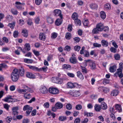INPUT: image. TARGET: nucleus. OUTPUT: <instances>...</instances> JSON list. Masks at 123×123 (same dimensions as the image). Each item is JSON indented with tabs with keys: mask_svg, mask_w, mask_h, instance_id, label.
Listing matches in <instances>:
<instances>
[{
	"mask_svg": "<svg viewBox=\"0 0 123 123\" xmlns=\"http://www.w3.org/2000/svg\"><path fill=\"white\" fill-rule=\"evenodd\" d=\"M104 25L101 23L97 24L96 25V27L93 29L92 32L94 34L99 33V31H102L103 30Z\"/></svg>",
	"mask_w": 123,
	"mask_h": 123,
	"instance_id": "f257e3e1",
	"label": "nucleus"
},
{
	"mask_svg": "<svg viewBox=\"0 0 123 123\" xmlns=\"http://www.w3.org/2000/svg\"><path fill=\"white\" fill-rule=\"evenodd\" d=\"M11 78L13 81H16L18 80L19 75L18 70L17 69H14L11 75Z\"/></svg>",
	"mask_w": 123,
	"mask_h": 123,
	"instance_id": "f03ea898",
	"label": "nucleus"
},
{
	"mask_svg": "<svg viewBox=\"0 0 123 123\" xmlns=\"http://www.w3.org/2000/svg\"><path fill=\"white\" fill-rule=\"evenodd\" d=\"M3 100L5 102L8 103H12L15 101V99L13 98L12 96L10 95L8 96Z\"/></svg>",
	"mask_w": 123,
	"mask_h": 123,
	"instance_id": "7ed1b4c3",
	"label": "nucleus"
},
{
	"mask_svg": "<svg viewBox=\"0 0 123 123\" xmlns=\"http://www.w3.org/2000/svg\"><path fill=\"white\" fill-rule=\"evenodd\" d=\"M49 91L50 93L53 94H56L58 93L59 90L56 88H49Z\"/></svg>",
	"mask_w": 123,
	"mask_h": 123,
	"instance_id": "20e7f679",
	"label": "nucleus"
},
{
	"mask_svg": "<svg viewBox=\"0 0 123 123\" xmlns=\"http://www.w3.org/2000/svg\"><path fill=\"white\" fill-rule=\"evenodd\" d=\"M32 109V108L31 107H30L28 105L25 106L23 108V110L24 111L27 110L26 113L29 114L31 112Z\"/></svg>",
	"mask_w": 123,
	"mask_h": 123,
	"instance_id": "39448f33",
	"label": "nucleus"
},
{
	"mask_svg": "<svg viewBox=\"0 0 123 123\" xmlns=\"http://www.w3.org/2000/svg\"><path fill=\"white\" fill-rule=\"evenodd\" d=\"M85 49V47L84 46L82 47L81 49L80 50V54L81 55L83 54L84 57H88L89 55V53L86 50L84 52Z\"/></svg>",
	"mask_w": 123,
	"mask_h": 123,
	"instance_id": "423d86ee",
	"label": "nucleus"
},
{
	"mask_svg": "<svg viewBox=\"0 0 123 123\" xmlns=\"http://www.w3.org/2000/svg\"><path fill=\"white\" fill-rule=\"evenodd\" d=\"M54 13V15L55 16H59L61 19L62 18V15L61 14V10L59 9H56L53 11Z\"/></svg>",
	"mask_w": 123,
	"mask_h": 123,
	"instance_id": "0eeeda50",
	"label": "nucleus"
},
{
	"mask_svg": "<svg viewBox=\"0 0 123 123\" xmlns=\"http://www.w3.org/2000/svg\"><path fill=\"white\" fill-rule=\"evenodd\" d=\"M70 95L74 97H77L80 95V93L79 91L73 90L70 92Z\"/></svg>",
	"mask_w": 123,
	"mask_h": 123,
	"instance_id": "6e6552de",
	"label": "nucleus"
},
{
	"mask_svg": "<svg viewBox=\"0 0 123 123\" xmlns=\"http://www.w3.org/2000/svg\"><path fill=\"white\" fill-rule=\"evenodd\" d=\"M15 6L16 8L19 9H21L22 8V6L25 5V3H22L18 2H16L15 3Z\"/></svg>",
	"mask_w": 123,
	"mask_h": 123,
	"instance_id": "1a4fd4ad",
	"label": "nucleus"
},
{
	"mask_svg": "<svg viewBox=\"0 0 123 123\" xmlns=\"http://www.w3.org/2000/svg\"><path fill=\"white\" fill-rule=\"evenodd\" d=\"M27 77L31 79H35V75L32 73L29 72H27L26 73Z\"/></svg>",
	"mask_w": 123,
	"mask_h": 123,
	"instance_id": "9d476101",
	"label": "nucleus"
},
{
	"mask_svg": "<svg viewBox=\"0 0 123 123\" xmlns=\"http://www.w3.org/2000/svg\"><path fill=\"white\" fill-rule=\"evenodd\" d=\"M40 92L43 94L46 93L48 92V90L45 86H42L40 89Z\"/></svg>",
	"mask_w": 123,
	"mask_h": 123,
	"instance_id": "9b49d317",
	"label": "nucleus"
},
{
	"mask_svg": "<svg viewBox=\"0 0 123 123\" xmlns=\"http://www.w3.org/2000/svg\"><path fill=\"white\" fill-rule=\"evenodd\" d=\"M89 63V65L91 69L93 70L95 69L96 65L93 61L91 60Z\"/></svg>",
	"mask_w": 123,
	"mask_h": 123,
	"instance_id": "f8f14e48",
	"label": "nucleus"
},
{
	"mask_svg": "<svg viewBox=\"0 0 123 123\" xmlns=\"http://www.w3.org/2000/svg\"><path fill=\"white\" fill-rule=\"evenodd\" d=\"M31 49L30 45L29 43H26L24 45V51H28Z\"/></svg>",
	"mask_w": 123,
	"mask_h": 123,
	"instance_id": "ddd939ff",
	"label": "nucleus"
},
{
	"mask_svg": "<svg viewBox=\"0 0 123 123\" xmlns=\"http://www.w3.org/2000/svg\"><path fill=\"white\" fill-rule=\"evenodd\" d=\"M27 66L30 69H32L33 70L38 71H40V70H41V69H39L38 67H36L35 66H30V65H28Z\"/></svg>",
	"mask_w": 123,
	"mask_h": 123,
	"instance_id": "4468645a",
	"label": "nucleus"
},
{
	"mask_svg": "<svg viewBox=\"0 0 123 123\" xmlns=\"http://www.w3.org/2000/svg\"><path fill=\"white\" fill-rule=\"evenodd\" d=\"M117 71L116 73L117 74L119 78H121L123 77V74H122V69L119 68L117 69Z\"/></svg>",
	"mask_w": 123,
	"mask_h": 123,
	"instance_id": "2eb2a0df",
	"label": "nucleus"
},
{
	"mask_svg": "<svg viewBox=\"0 0 123 123\" xmlns=\"http://www.w3.org/2000/svg\"><path fill=\"white\" fill-rule=\"evenodd\" d=\"M18 74H19L21 76H22L24 75V71L23 68L22 67H21L18 70Z\"/></svg>",
	"mask_w": 123,
	"mask_h": 123,
	"instance_id": "dca6fc26",
	"label": "nucleus"
},
{
	"mask_svg": "<svg viewBox=\"0 0 123 123\" xmlns=\"http://www.w3.org/2000/svg\"><path fill=\"white\" fill-rule=\"evenodd\" d=\"M39 38L40 40L44 41L46 37L44 34L43 33H40L39 35Z\"/></svg>",
	"mask_w": 123,
	"mask_h": 123,
	"instance_id": "f3484780",
	"label": "nucleus"
},
{
	"mask_svg": "<svg viewBox=\"0 0 123 123\" xmlns=\"http://www.w3.org/2000/svg\"><path fill=\"white\" fill-rule=\"evenodd\" d=\"M116 66L115 65L110 67L109 68L110 72L111 73L114 72L116 71Z\"/></svg>",
	"mask_w": 123,
	"mask_h": 123,
	"instance_id": "a211bd4d",
	"label": "nucleus"
},
{
	"mask_svg": "<svg viewBox=\"0 0 123 123\" xmlns=\"http://www.w3.org/2000/svg\"><path fill=\"white\" fill-rule=\"evenodd\" d=\"M94 110L96 111H100L101 107L100 105L98 104H95L94 105Z\"/></svg>",
	"mask_w": 123,
	"mask_h": 123,
	"instance_id": "6ab92c4d",
	"label": "nucleus"
},
{
	"mask_svg": "<svg viewBox=\"0 0 123 123\" xmlns=\"http://www.w3.org/2000/svg\"><path fill=\"white\" fill-rule=\"evenodd\" d=\"M118 91L116 90H113L111 92V95L112 96H116L118 93Z\"/></svg>",
	"mask_w": 123,
	"mask_h": 123,
	"instance_id": "aec40b11",
	"label": "nucleus"
},
{
	"mask_svg": "<svg viewBox=\"0 0 123 123\" xmlns=\"http://www.w3.org/2000/svg\"><path fill=\"white\" fill-rule=\"evenodd\" d=\"M21 33L23 36L26 37L28 35V33L26 29H23L22 30Z\"/></svg>",
	"mask_w": 123,
	"mask_h": 123,
	"instance_id": "412c9836",
	"label": "nucleus"
},
{
	"mask_svg": "<svg viewBox=\"0 0 123 123\" xmlns=\"http://www.w3.org/2000/svg\"><path fill=\"white\" fill-rule=\"evenodd\" d=\"M58 78H53L52 80V82L54 83H58L59 84H60L62 82V81H60L58 80L57 79Z\"/></svg>",
	"mask_w": 123,
	"mask_h": 123,
	"instance_id": "4be33fe9",
	"label": "nucleus"
},
{
	"mask_svg": "<svg viewBox=\"0 0 123 123\" xmlns=\"http://www.w3.org/2000/svg\"><path fill=\"white\" fill-rule=\"evenodd\" d=\"M102 45L104 47H107L108 45V43L105 40H102L101 41Z\"/></svg>",
	"mask_w": 123,
	"mask_h": 123,
	"instance_id": "5701e85b",
	"label": "nucleus"
},
{
	"mask_svg": "<svg viewBox=\"0 0 123 123\" xmlns=\"http://www.w3.org/2000/svg\"><path fill=\"white\" fill-rule=\"evenodd\" d=\"M69 61L70 62L73 64H75L77 62L76 59L75 57H71Z\"/></svg>",
	"mask_w": 123,
	"mask_h": 123,
	"instance_id": "b1692460",
	"label": "nucleus"
},
{
	"mask_svg": "<svg viewBox=\"0 0 123 123\" xmlns=\"http://www.w3.org/2000/svg\"><path fill=\"white\" fill-rule=\"evenodd\" d=\"M78 15L76 12L74 13L72 15V19L74 20L78 18Z\"/></svg>",
	"mask_w": 123,
	"mask_h": 123,
	"instance_id": "393cba45",
	"label": "nucleus"
},
{
	"mask_svg": "<svg viewBox=\"0 0 123 123\" xmlns=\"http://www.w3.org/2000/svg\"><path fill=\"white\" fill-rule=\"evenodd\" d=\"M55 105L57 109H60L62 108L63 106V104L62 103L60 102L56 103Z\"/></svg>",
	"mask_w": 123,
	"mask_h": 123,
	"instance_id": "a878e982",
	"label": "nucleus"
},
{
	"mask_svg": "<svg viewBox=\"0 0 123 123\" xmlns=\"http://www.w3.org/2000/svg\"><path fill=\"white\" fill-rule=\"evenodd\" d=\"M101 107L102 108L103 110H106L107 107V105L104 102H102L101 103Z\"/></svg>",
	"mask_w": 123,
	"mask_h": 123,
	"instance_id": "bb28decb",
	"label": "nucleus"
},
{
	"mask_svg": "<svg viewBox=\"0 0 123 123\" xmlns=\"http://www.w3.org/2000/svg\"><path fill=\"white\" fill-rule=\"evenodd\" d=\"M90 7L92 9H95L98 7V6L97 4L94 3H92L90 5Z\"/></svg>",
	"mask_w": 123,
	"mask_h": 123,
	"instance_id": "cd10ccee",
	"label": "nucleus"
},
{
	"mask_svg": "<svg viewBox=\"0 0 123 123\" xmlns=\"http://www.w3.org/2000/svg\"><path fill=\"white\" fill-rule=\"evenodd\" d=\"M100 16L101 18L103 19H104L106 17V14L104 11H101L100 12Z\"/></svg>",
	"mask_w": 123,
	"mask_h": 123,
	"instance_id": "c85d7f7f",
	"label": "nucleus"
},
{
	"mask_svg": "<svg viewBox=\"0 0 123 123\" xmlns=\"http://www.w3.org/2000/svg\"><path fill=\"white\" fill-rule=\"evenodd\" d=\"M62 23V21L61 19H58L55 21V25L57 26L60 25Z\"/></svg>",
	"mask_w": 123,
	"mask_h": 123,
	"instance_id": "c756f323",
	"label": "nucleus"
},
{
	"mask_svg": "<svg viewBox=\"0 0 123 123\" xmlns=\"http://www.w3.org/2000/svg\"><path fill=\"white\" fill-rule=\"evenodd\" d=\"M84 116H86L87 117H91L93 116V115L92 113H88L87 112H85L84 113Z\"/></svg>",
	"mask_w": 123,
	"mask_h": 123,
	"instance_id": "7c9ffc66",
	"label": "nucleus"
},
{
	"mask_svg": "<svg viewBox=\"0 0 123 123\" xmlns=\"http://www.w3.org/2000/svg\"><path fill=\"white\" fill-rule=\"evenodd\" d=\"M77 75L78 77L80 79L83 80L84 79V77L80 72L78 71L77 72Z\"/></svg>",
	"mask_w": 123,
	"mask_h": 123,
	"instance_id": "2f4dec72",
	"label": "nucleus"
},
{
	"mask_svg": "<svg viewBox=\"0 0 123 123\" xmlns=\"http://www.w3.org/2000/svg\"><path fill=\"white\" fill-rule=\"evenodd\" d=\"M11 12L12 14L14 15H17L18 13V12L16 10L13 8L11 9Z\"/></svg>",
	"mask_w": 123,
	"mask_h": 123,
	"instance_id": "473e14b6",
	"label": "nucleus"
},
{
	"mask_svg": "<svg viewBox=\"0 0 123 123\" xmlns=\"http://www.w3.org/2000/svg\"><path fill=\"white\" fill-rule=\"evenodd\" d=\"M74 23L76 25L80 26L81 24V21L78 18L74 20Z\"/></svg>",
	"mask_w": 123,
	"mask_h": 123,
	"instance_id": "72a5a7b5",
	"label": "nucleus"
},
{
	"mask_svg": "<svg viewBox=\"0 0 123 123\" xmlns=\"http://www.w3.org/2000/svg\"><path fill=\"white\" fill-rule=\"evenodd\" d=\"M24 94V97L25 99H29L31 98V95L30 94H27L26 93H25Z\"/></svg>",
	"mask_w": 123,
	"mask_h": 123,
	"instance_id": "f704fd0d",
	"label": "nucleus"
},
{
	"mask_svg": "<svg viewBox=\"0 0 123 123\" xmlns=\"http://www.w3.org/2000/svg\"><path fill=\"white\" fill-rule=\"evenodd\" d=\"M82 23L84 26H87L89 25V23L88 19H84L82 21Z\"/></svg>",
	"mask_w": 123,
	"mask_h": 123,
	"instance_id": "c9c22d12",
	"label": "nucleus"
},
{
	"mask_svg": "<svg viewBox=\"0 0 123 123\" xmlns=\"http://www.w3.org/2000/svg\"><path fill=\"white\" fill-rule=\"evenodd\" d=\"M71 37V35L70 33H67L65 35L66 38L67 40L70 39Z\"/></svg>",
	"mask_w": 123,
	"mask_h": 123,
	"instance_id": "e433bc0d",
	"label": "nucleus"
},
{
	"mask_svg": "<svg viewBox=\"0 0 123 123\" xmlns=\"http://www.w3.org/2000/svg\"><path fill=\"white\" fill-rule=\"evenodd\" d=\"M116 109L118 110L119 112H121L122 111V109L121 106L118 104L116 105Z\"/></svg>",
	"mask_w": 123,
	"mask_h": 123,
	"instance_id": "4c0bfd02",
	"label": "nucleus"
},
{
	"mask_svg": "<svg viewBox=\"0 0 123 123\" xmlns=\"http://www.w3.org/2000/svg\"><path fill=\"white\" fill-rule=\"evenodd\" d=\"M24 61L25 62L28 63H32L33 62V60L31 59L26 58L24 59Z\"/></svg>",
	"mask_w": 123,
	"mask_h": 123,
	"instance_id": "58836bf2",
	"label": "nucleus"
},
{
	"mask_svg": "<svg viewBox=\"0 0 123 123\" xmlns=\"http://www.w3.org/2000/svg\"><path fill=\"white\" fill-rule=\"evenodd\" d=\"M15 22H13L12 23H9L8 25V26L11 29H13L14 28V26H15Z\"/></svg>",
	"mask_w": 123,
	"mask_h": 123,
	"instance_id": "ea45409f",
	"label": "nucleus"
},
{
	"mask_svg": "<svg viewBox=\"0 0 123 123\" xmlns=\"http://www.w3.org/2000/svg\"><path fill=\"white\" fill-rule=\"evenodd\" d=\"M47 21L49 24H51L54 21L51 18L49 17L47 18Z\"/></svg>",
	"mask_w": 123,
	"mask_h": 123,
	"instance_id": "a19ab883",
	"label": "nucleus"
},
{
	"mask_svg": "<svg viewBox=\"0 0 123 123\" xmlns=\"http://www.w3.org/2000/svg\"><path fill=\"white\" fill-rule=\"evenodd\" d=\"M6 19L10 21H12L13 19V17L12 15H7L6 17Z\"/></svg>",
	"mask_w": 123,
	"mask_h": 123,
	"instance_id": "79ce46f5",
	"label": "nucleus"
},
{
	"mask_svg": "<svg viewBox=\"0 0 123 123\" xmlns=\"http://www.w3.org/2000/svg\"><path fill=\"white\" fill-rule=\"evenodd\" d=\"M67 117L66 116H60L59 118V119L60 121H63L66 120Z\"/></svg>",
	"mask_w": 123,
	"mask_h": 123,
	"instance_id": "37998d69",
	"label": "nucleus"
},
{
	"mask_svg": "<svg viewBox=\"0 0 123 123\" xmlns=\"http://www.w3.org/2000/svg\"><path fill=\"white\" fill-rule=\"evenodd\" d=\"M67 85L68 88H74L73 83L69 82L67 84Z\"/></svg>",
	"mask_w": 123,
	"mask_h": 123,
	"instance_id": "c03bdc74",
	"label": "nucleus"
},
{
	"mask_svg": "<svg viewBox=\"0 0 123 123\" xmlns=\"http://www.w3.org/2000/svg\"><path fill=\"white\" fill-rule=\"evenodd\" d=\"M105 8L107 10L111 9V7L110 4L107 3L105 5Z\"/></svg>",
	"mask_w": 123,
	"mask_h": 123,
	"instance_id": "a18cd8bd",
	"label": "nucleus"
},
{
	"mask_svg": "<svg viewBox=\"0 0 123 123\" xmlns=\"http://www.w3.org/2000/svg\"><path fill=\"white\" fill-rule=\"evenodd\" d=\"M71 66L68 64H64L62 66L63 69H68V68H71Z\"/></svg>",
	"mask_w": 123,
	"mask_h": 123,
	"instance_id": "49530a36",
	"label": "nucleus"
},
{
	"mask_svg": "<svg viewBox=\"0 0 123 123\" xmlns=\"http://www.w3.org/2000/svg\"><path fill=\"white\" fill-rule=\"evenodd\" d=\"M114 58L116 60H119L120 58V56L118 54H116L114 55Z\"/></svg>",
	"mask_w": 123,
	"mask_h": 123,
	"instance_id": "de8ad7c7",
	"label": "nucleus"
},
{
	"mask_svg": "<svg viewBox=\"0 0 123 123\" xmlns=\"http://www.w3.org/2000/svg\"><path fill=\"white\" fill-rule=\"evenodd\" d=\"M66 108L68 110H70L71 109L72 106L70 104H68L66 106Z\"/></svg>",
	"mask_w": 123,
	"mask_h": 123,
	"instance_id": "09e8293b",
	"label": "nucleus"
},
{
	"mask_svg": "<svg viewBox=\"0 0 123 123\" xmlns=\"http://www.w3.org/2000/svg\"><path fill=\"white\" fill-rule=\"evenodd\" d=\"M17 92L19 93H22V92H25L26 91L25 89H18L17 90Z\"/></svg>",
	"mask_w": 123,
	"mask_h": 123,
	"instance_id": "8fccbe9b",
	"label": "nucleus"
},
{
	"mask_svg": "<svg viewBox=\"0 0 123 123\" xmlns=\"http://www.w3.org/2000/svg\"><path fill=\"white\" fill-rule=\"evenodd\" d=\"M57 34L56 33L54 32L51 34V37L52 38L54 39L55 38L57 37Z\"/></svg>",
	"mask_w": 123,
	"mask_h": 123,
	"instance_id": "3c124183",
	"label": "nucleus"
},
{
	"mask_svg": "<svg viewBox=\"0 0 123 123\" xmlns=\"http://www.w3.org/2000/svg\"><path fill=\"white\" fill-rule=\"evenodd\" d=\"M93 46L94 47H100L101 46V45L97 43H93Z\"/></svg>",
	"mask_w": 123,
	"mask_h": 123,
	"instance_id": "603ef678",
	"label": "nucleus"
},
{
	"mask_svg": "<svg viewBox=\"0 0 123 123\" xmlns=\"http://www.w3.org/2000/svg\"><path fill=\"white\" fill-rule=\"evenodd\" d=\"M76 109L78 110H79L82 108V106L81 105H77L75 107Z\"/></svg>",
	"mask_w": 123,
	"mask_h": 123,
	"instance_id": "864d4df0",
	"label": "nucleus"
},
{
	"mask_svg": "<svg viewBox=\"0 0 123 123\" xmlns=\"http://www.w3.org/2000/svg\"><path fill=\"white\" fill-rule=\"evenodd\" d=\"M18 32L17 31H14L13 33V35L15 38H16L17 37L18 35Z\"/></svg>",
	"mask_w": 123,
	"mask_h": 123,
	"instance_id": "5fc2aeb1",
	"label": "nucleus"
},
{
	"mask_svg": "<svg viewBox=\"0 0 123 123\" xmlns=\"http://www.w3.org/2000/svg\"><path fill=\"white\" fill-rule=\"evenodd\" d=\"M71 49V47L70 46L67 45L66 46L64 49V50L69 51Z\"/></svg>",
	"mask_w": 123,
	"mask_h": 123,
	"instance_id": "6e6d98bb",
	"label": "nucleus"
},
{
	"mask_svg": "<svg viewBox=\"0 0 123 123\" xmlns=\"http://www.w3.org/2000/svg\"><path fill=\"white\" fill-rule=\"evenodd\" d=\"M18 109V106L13 107L12 108V111L18 112L17 111Z\"/></svg>",
	"mask_w": 123,
	"mask_h": 123,
	"instance_id": "4d7b16f0",
	"label": "nucleus"
},
{
	"mask_svg": "<svg viewBox=\"0 0 123 123\" xmlns=\"http://www.w3.org/2000/svg\"><path fill=\"white\" fill-rule=\"evenodd\" d=\"M109 29L108 26H104L103 30L105 32H107L109 31Z\"/></svg>",
	"mask_w": 123,
	"mask_h": 123,
	"instance_id": "13d9d810",
	"label": "nucleus"
},
{
	"mask_svg": "<svg viewBox=\"0 0 123 123\" xmlns=\"http://www.w3.org/2000/svg\"><path fill=\"white\" fill-rule=\"evenodd\" d=\"M80 47L78 45H76L74 47V49L75 51H78L80 49Z\"/></svg>",
	"mask_w": 123,
	"mask_h": 123,
	"instance_id": "bf43d9fd",
	"label": "nucleus"
},
{
	"mask_svg": "<svg viewBox=\"0 0 123 123\" xmlns=\"http://www.w3.org/2000/svg\"><path fill=\"white\" fill-rule=\"evenodd\" d=\"M42 2V0H35V3L36 5H39Z\"/></svg>",
	"mask_w": 123,
	"mask_h": 123,
	"instance_id": "052dcab7",
	"label": "nucleus"
},
{
	"mask_svg": "<svg viewBox=\"0 0 123 123\" xmlns=\"http://www.w3.org/2000/svg\"><path fill=\"white\" fill-rule=\"evenodd\" d=\"M81 68L82 70V72L83 73L85 74L87 73L86 69L85 67H81Z\"/></svg>",
	"mask_w": 123,
	"mask_h": 123,
	"instance_id": "680f3d73",
	"label": "nucleus"
},
{
	"mask_svg": "<svg viewBox=\"0 0 123 123\" xmlns=\"http://www.w3.org/2000/svg\"><path fill=\"white\" fill-rule=\"evenodd\" d=\"M27 24L29 25H31L32 24L31 20L30 19H28L27 21Z\"/></svg>",
	"mask_w": 123,
	"mask_h": 123,
	"instance_id": "e2e57ef3",
	"label": "nucleus"
},
{
	"mask_svg": "<svg viewBox=\"0 0 123 123\" xmlns=\"http://www.w3.org/2000/svg\"><path fill=\"white\" fill-rule=\"evenodd\" d=\"M91 60H85V63L84 64V66L86 67L87 65V64H88L89 65V63L90 62Z\"/></svg>",
	"mask_w": 123,
	"mask_h": 123,
	"instance_id": "0e129e2a",
	"label": "nucleus"
},
{
	"mask_svg": "<svg viewBox=\"0 0 123 123\" xmlns=\"http://www.w3.org/2000/svg\"><path fill=\"white\" fill-rule=\"evenodd\" d=\"M80 118L79 117H77L75 120L74 123H80Z\"/></svg>",
	"mask_w": 123,
	"mask_h": 123,
	"instance_id": "69168bd1",
	"label": "nucleus"
},
{
	"mask_svg": "<svg viewBox=\"0 0 123 123\" xmlns=\"http://www.w3.org/2000/svg\"><path fill=\"white\" fill-rule=\"evenodd\" d=\"M3 41L4 43L5 42L6 43H7L8 42V39L6 37H4L2 38Z\"/></svg>",
	"mask_w": 123,
	"mask_h": 123,
	"instance_id": "338daca9",
	"label": "nucleus"
},
{
	"mask_svg": "<svg viewBox=\"0 0 123 123\" xmlns=\"http://www.w3.org/2000/svg\"><path fill=\"white\" fill-rule=\"evenodd\" d=\"M110 50L111 52L114 53H115L117 51V49L113 47H111Z\"/></svg>",
	"mask_w": 123,
	"mask_h": 123,
	"instance_id": "774afa93",
	"label": "nucleus"
}]
</instances>
